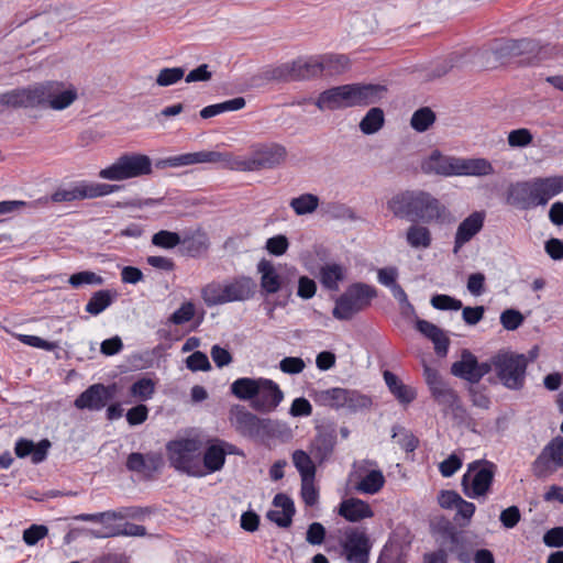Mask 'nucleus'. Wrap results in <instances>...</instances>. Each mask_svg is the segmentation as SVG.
<instances>
[{
    "label": "nucleus",
    "instance_id": "412c9836",
    "mask_svg": "<svg viewBox=\"0 0 563 563\" xmlns=\"http://www.w3.org/2000/svg\"><path fill=\"white\" fill-rule=\"evenodd\" d=\"M163 465V459L159 454H142L133 452L129 454L125 466L129 471L141 474L145 478H152Z\"/></svg>",
    "mask_w": 563,
    "mask_h": 563
},
{
    "label": "nucleus",
    "instance_id": "b1692460",
    "mask_svg": "<svg viewBox=\"0 0 563 563\" xmlns=\"http://www.w3.org/2000/svg\"><path fill=\"white\" fill-rule=\"evenodd\" d=\"M52 443L48 439H43L38 443L32 440L20 438L15 442L14 453L19 459L31 457L32 463L40 464L46 460Z\"/></svg>",
    "mask_w": 563,
    "mask_h": 563
},
{
    "label": "nucleus",
    "instance_id": "f8f14e48",
    "mask_svg": "<svg viewBox=\"0 0 563 563\" xmlns=\"http://www.w3.org/2000/svg\"><path fill=\"white\" fill-rule=\"evenodd\" d=\"M495 467V464L488 461L470 463L461 481L463 493L468 498L485 496L493 484Z\"/></svg>",
    "mask_w": 563,
    "mask_h": 563
},
{
    "label": "nucleus",
    "instance_id": "2eb2a0df",
    "mask_svg": "<svg viewBox=\"0 0 563 563\" xmlns=\"http://www.w3.org/2000/svg\"><path fill=\"white\" fill-rule=\"evenodd\" d=\"M563 467V437H555L541 451L532 463L533 475L547 477Z\"/></svg>",
    "mask_w": 563,
    "mask_h": 563
},
{
    "label": "nucleus",
    "instance_id": "5701e85b",
    "mask_svg": "<svg viewBox=\"0 0 563 563\" xmlns=\"http://www.w3.org/2000/svg\"><path fill=\"white\" fill-rule=\"evenodd\" d=\"M235 446L224 441H217L209 445L203 454L202 470L206 474L220 471L225 462V455L234 453Z\"/></svg>",
    "mask_w": 563,
    "mask_h": 563
},
{
    "label": "nucleus",
    "instance_id": "864d4df0",
    "mask_svg": "<svg viewBox=\"0 0 563 563\" xmlns=\"http://www.w3.org/2000/svg\"><path fill=\"white\" fill-rule=\"evenodd\" d=\"M185 76L183 67L163 68L156 77V85L159 87H168L178 82Z\"/></svg>",
    "mask_w": 563,
    "mask_h": 563
},
{
    "label": "nucleus",
    "instance_id": "4d7b16f0",
    "mask_svg": "<svg viewBox=\"0 0 563 563\" xmlns=\"http://www.w3.org/2000/svg\"><path fill=\"white\" fill-rule=\"evenodd\" d=\"M300 495H301L303 503L307 506L312 507L318 504L319 490L314 485V478L301 479Z\"/></svg>",
    "mask_w": 563,
    "mask_h": 563
},
{
    "label": "nucleus",
    "instance_id": "6ab92c4d",
    "mask_svg": "<svg viewBox=\"0 0 563 563\" xmlns=\"http://www.w3.org/2000/svg\"><path fill=\"white\" fill-rule=\"evenodd\" d=\"M113 394L114 386L93 384L77 397L75 406L78 409L100 410L113 398Z\"/></svg>",
    "mask_w": 563,
    "mask_h": 563
},
{
    "label": "nucleus",
    "instance_id": "f704fd0d",
    "mask_svg": "<svg viewBox=\"0 0 563 563\" xmlns=\"http://www.w3.org/2000/svg\"><path fill=\"white\" fill-rule=\"evenodd\" d=\"M406 242L412 249H429L432 244V234L429 228L415 222L406 231Z\"/></svg>",
    "mask_w": 563,
    "mask_h": 563
},
{
    "label": "nucleus",
    "instance_id": "4c0bfd02",
    "mask_svg": "<svg viewBox=\"0 0 563 563\" xmlns=\"http://www.w3.org/2000/svg\"><path fill=\"white\" fill-rule=\"evenodd\" d=\"M180 244L184 245L188 255L198 256L208 250L209 239L205 232L197 230L194 233L184 234Z\"/></svg>",
    "mask_w": 563,
    "mask_h": 563
},
{
    "label": "nucleus",
    "instance_id": "473e14b6",
    "mask_svg": "<svg viewBox=\"0 0 563 563\" xmlns=\"http://www.w3.org/2000/svg\"><path fill=\"white\" fill-rule=\"evenodd\" d=\"M346 277V269L336 263L325 264L320 268L319 279L321 285L329 290L338 291L339 284Z\"/></svg>",
    "mask_w": 563,
    "mask_h": 563
},
{
    "label": "nucleus",
    "instance_id": "de8ad7c7",
    "mask_svg": "<svg viewBox=\"0 0 563 563\" xmlns=\"http://www.w3.org/2000/svg\"><path fill=\"white\" fill-rule=\"evenodd\" d=\"M322 74L338 75L349 68V58L344 55H324L321 56Z\"/></svg>",
    "mask_w": 563,
    "mask_h": 563
},
{
    "label": "nucleus",
    "instance_id": "37998d69",
    "mask_svg": "<svg viewBox=\"0 0 563 563\" xmlns=\"http://www.w3.org/2000/svg\"><path fill=\"white\" fill-rule=\"evenodd\" d=\"M114 296L115 295L108 289L98 290L92 294L85 307V310L92 316H98L111 306Z\"/></svg>",
    "mask_w": 563,
    "mask_h": 563
},
{
    "label": "nucleus",
    "instance_id": "dca6fc26",
    "mask_svg": "<svg viewBox=\"0 0 563 563\" xmlns=\"http://www.w3.org/2000/svg\"><path fill=\"white\" fill-rule=\"evenodd\" d=\"M341 548L347 563H368L372 544L364 531L346 530Z\"/></svg>",
    "mask_w": 563,
    "mask_h": 563
},
{
    "label": "nucleus",
    "instance_id": "423d86ee",
    "mask_svg": "<svg viewBox=\"0 0 563 563\" xmlns=\"http://www.w3.org/2000/svg\"><path fill=\"white\" fill-rule=\"evenodd\" d=\"M286 157L287 150L282 144H258L253 147L251 155L246 158L236 157L232 154L231 169L239 172L274 169L280 166Z\"/></svg>",
    "mask_w": 563,
    "mask_h": 563
},
{
    "label": "nucleus",
    "instance_id": "8fccbe9b",
    "mask_svg": "<svg viewBox=\"0 0 563 563\" xmlns=\"http://www.w3.org/2000/svg\"><path fill=\"white\" fill-rule=\"evenodd\" d=\"M151 242L156 247L172 250L180 244L181 235L177 232L161 230L153 234Z\"/></svg>",
    "mask_w": 563,
    "mask_h": 563
},
{
    "label": "nucleus",
    "instance_id": "f03ea898",
    "mask_svg": "<svg viewBox=\"0 0 563 563\" xmlns=\"http://www.w3.org/2000/svg\"><path fill=\"white\" fill-rule=\"evenodd\" d=\"M561 192H563V176L537 177L510 184L506 202L519 210H530L545 206Z\"/></svg>",
    "mask_w": 563,
    "mask_h": 563
},
{
    "label": "nucleus",
    "instance_id": "f257e3e1",
    "mask_svg": "<svg viewBox=\"0 0 563 563\" xmlns=\"http://www.w3.org/2000/svg\"><path fill=\"white\" fill-rule=\"evenodd\" d=\"M387 209L398 219L412 222L441 223L448 208L433 195L421 189H408L395 194L387 201Z\"/></svg>",
    "mask_w": 563,
    "mask_h": 563
},
{
    "label": "nucleus",
    "instance_id": "4468645a",
    "mask_svg": "<svg viewBox=\"0 0 563 563\" xmlns=\"http://www.w3.org/2000/svg\"><path fill=\"white\" fill-rule=\"evenodd\" d=\"M322 75L321 56L299 57L291 63L280 65L274 77L283 80H306Z\"/></svg>",
    "mask_w": 563,
    "mask_h": 563
},
{
    "label": "nucleus",
    "instance_id": "c03bdc74",
    "mask_svg": "<svg viewBox=\"0 0 563 563\" xmlns=\"http://www.w3.org/2000/svg\"><path fill=\"white\" fill-rule=\"evenodd\" d=\"M430 391L434 400L444 408L453 409L457 406L459 396L456 391L449 386L448 383L443 382L437 387L430 389Z\"/></svg>",
    "mask_w": 563,
    "mask_h": 563
},
{
    "label": "nucleus",
    "instance_id": "9d476101",
    "mask_svg": "<svg viewBox=\"0 0 563 563\" xmlns=\"http://www.w3.org/2000/svg\"><path fill=\"white\" fill-rule=\"evenodd\" d=\"M312 398L319 406L333 409H347L353 412L366 409L372 405L369 397L356 390L340 387L313 390Z\"/></svg>",
    "mask_w": 563,
    "mask_h": 563
},
{
    "label": "nucleus",
    "instance_id": "e433bc0d",
    "mask_svg": "<svg viewBox=\"0 0 563 563\" xmlns=\"http://www.w3.org/2000/svg\"><path fill=\"white\" fill-rule=\"evenodd\" d=\"M77 199H91L97 197H103L114 192L119 187L109 184L99 183H79L75 186Z\"/></svg>",
    "mask_w": 563,
    "mask_h": 563
},
{
    "label": "nucleus",
    "instance_id": "bb28decb",
    "mask_svg": "<svg viewBox=\"0 0 563 563\" xmlns=\"http://www.w3.org/2000/svg\"><path fill=\"white\" fill-rule=\"evenodd\" d=\"M338 514L350 522H358L374 516L368 503L355 497L342 500Z\"/></svg>",
    "mask_w": 563,
    "mask_h": 563
},
{
    "label": "nucleus",
    "instance_id": "aec40b11",
    "mask_svg": "<svg viewBox=\"0 0 563 563\" xmlns=\"http://www.w3.org/2000/svg\"><path fill=\"white\" fill-rule=\"evenodd\" d=\"M485 219V211H474L459 224L454 235V254H457L466 243L482 231Z\"/></svg>",
    "mask_w": 563,
    "mask_h": 563
},
{
    "label": "nucleus",
    "instance_id": "4be33fe9",
    "mask_svg": "<svg viewBox=\"0 0 563 563\" xmlns=\"http://www.w3.org/2000/svg\"><path fill=\"white\" fill-rule=\"evenodd\" d=\"M457 157L442 155L439 151H434L421 164V169L426 174H435L440 176L457 175Z\"/></svg>",
    "mask_w": 563,
    "mask_h": 563
},
{
    "label": "nucleus",
    "instance_id": "c85d7f7f",
    "mask_svg": "<svg viewBox=\"0 0 563 563\" xmlns=\"http://www.w3.org/2000/svg\"><path fill=\"white\" fill-rule=\"evenodd\" d=\"M457 175L456 176H489L495 174L492 163L483 157L461 158L457 157Z\"/></svg>",
    "mask_w": 563,
    "mask_h": 563
},
{
    "label": "nucleus",
    "instance_id": "2f4dec72",
    "mask_svg": "<svg viewBox=\"0 0 563 563\" xmlns=\"http://www.w3.org/2000/svg\"><path fill=\"white\" fill-rule=\"evenodd\" d=\"M89 534L93 538H111L118 536L128 537H143L146 534L144 526L125 522L122 527L120 526H106L104 531L89 530Z\"/></svg>",
    "mask_w": 563,
    "mask_h": 563
},
{
    "label": "nucleus",
    "instance_id": "3c124183",
    "mask_svg": "<svg viewBox=\"0 0 563 563\" xmlns=\"http://www.w3.org/2000/svg\"><path fill=\"white\" fill-rule=\"evenodd\" d=\"M435 121V114L430 108H421L413 112L410 124L418 132L427 131Z\"/></svg>",
    "mask_w": 563,
    "mask_h": 563
},
{
    "label": "nucleus",
    "instance_id": "72a5a7b5",
    "mask_svg": "<svg viewBox=\"0 0 563 563\" xmlns=\"http://www.w3.org/2000/svg\"><path fill=\"white\" fill-rule=\"evenodd\" d=\"M140 515L136 508H122L120 510H109L97 514H80L74 517L77 521L104 522L108 520H122L125 518H135Z\"/></svg>",
    "mask_w": 563,
    "mask_h": 563
},
{
    "label": "nucleus",
    "instance_id": "39448f33",
    "mask_svg": "<svg viewBox=\"0 0 563 563\" xmlns=\"http://www.w3.org/2000/svg\"><path fill=\"white\" fill-rule=\"evenodd\" d=\"M170 465L190 476L206 475L201 465V442L197 439H179L166 445Z\"/></svg>",
    "mask_w": 563,
    "mask_h": 563
},
{
    "label": "nucleus",
    "instance_id": "49530a36",
    "mask_svg": "<svg viewBox=\"0 0 563 563\" xmlns=\"http://www.w3.org/2000/svg\"><path fill=\"white\" fill-rule=\"evenodd\" d=\"M292 462L295 467L298 470L301 479L314 478L316 466L311 457L302 450H296L292 453Z\"/></svg>",
    "mask_w": 563,
    "mask_h": 563
},
{
    "label": "nucleus",
    "instance_id": "6e6552de",
    "mask_svg": "<svg viewBox=\"0 0 563 563\" xmlns=\"http://www.w3.org/2000/svg\"><path fill=\"white\" fill-rule=\"evenodd\" d=\"M376 297L377 290L374 286L361 282L353 283L335 299L332 316L341 321L351 320L356 313L365 310Z\"/></svg>",
    "mask_w": 563,
    "mask_h": 563
},
{
    "label": "nucleus",
    "instance_id": "a19ab883",
    "mask_svg": "<svg viewBox=\"0 0 563 563\" xmlns=\"http://www.w3.org/2000/svg\"><path fill=\"white\" fill-rule=\"evenodd\" d=\"M192 165L195 164H219L231 169L232 153L218 151H200L190 153Z\"/></svg>",
    "mask_w": 563,
    "mask_h": 563
},
{
    "label": "nucleus",
    "instance_id": "052dcab7",
    "mask_svg": "<svg viewBox=\"0 0 563 563\" xmlns=\"http://www.w3.org/2000/svg\"><path fill=\"white\" fill-rule=\"evenodd\" d=\"M431 305L438 310H460L462 301L449 295H435L431 298Z\"/></svg>",
    "mask_w": 563,
    "mask_h": 563
},
{
    "label": "nucleus",
    "instance_id": "9b49d317",
    "mask_svg": "<svg viewBox=\"0 0 563 563\" xmlns=\"http://www.w3.org/2000/svg\"><path fill=\"white\" fill-rule=\"evenodd\" d=\"M37 108H49L53 110H64L73 104L78 98L77 89L63 81H45L35 84Z\"/></svg>",
    "mask_w": 563,
    "mask_h": 563
},
{
    "label": "nucleus",
    "instance_id": "680f3d73",
    "mask_svg": "<svg viewBox=\"0 0 563 563\" xmlns=\"http://www.w3.org/2000/svg\"><path fill=\"white\" fill-rule=\"evenodd\" d=\"M533 140L531 132L528 129L512 130L508 134V144L511 147H525Z\"/></svg>",
    "mask_w": 563,
    "mask_h": 563
},
{
    "label": "nucleus",
    "instance_id": "a878e982",
    "mask_svg": "<svg viewBox=\"0 0 563 563\" xmlns=\"http://www.w3.org/2000/svg\"><path fill=\"white\" fill-rule=\"evenodd\" d=\"M35 85L18 88L0 95V104L12 108H37Z\"/></svg>",
    "mask_w": 563,
    "mask_h": 563
},
{
    "label": "nucleus",
    "instance_id": "ddd939ff",
    "mask_svg": "<svg viewBox=\"0 0 563 563\" xmlns=\"http://www.w3.org/2000/svg\"><path fill=\"white\" fill-rule=\"evenodd\" d=\"M231 426L241 435L246 438H263L271 431V420L258 418L244 406L234 405L229 411Z\"/></svg>",
    "mask_w": 563,
    "mask_h": 563
},
{
    "label": "nucleus",
    "instance_id": "f3484780",
    "mask_svg": "<svg viewBox=\"0 0 563 563\" xmlns=\"http://www.w3.org/2000/svg\"><path fill=\"white\" fill-rule=\"evenodd\" d=\"M372 460H364L360 464H354V474L358 477V482L354 488L361 494H377L385 485V476L378 468L366 470V466H375Z\"/></svg>",
    "mask_w": 563,
    "mask_h": 563
},
{
    "label": "nucleus",
    "instance_id": "393cba45",
    "mask_svg": "<svg viewBox=\"0 0 563 563\" xmlns=\"http://www.w3.org/2000/svg\"><path fill=\"white\" fill-rule=\"evenodd\" d=\"M224 287L228 302L250 300L256 291V283L249 276H239L225 282Z\"/></svg>",
    "mask_w": 563,
    "mask_h": 563
},
{
    "label": "nucleus",
    "instance_id": "0e129e2a",
    "mask_svg": "<svg viewBox=\"0 0 563 563\" xmlns=\"http://www.w3.org/2000/svg\"><path fill=\"white\" fill-rule=\"evenodd\" d=\"M325 528L320 522L309 525L306 532V541L311 545H320L325 539Z\"/></svg>",
    "mask_w": 563,
    "mask_h": 563
},
{
    "label": "nucleus",
    "instance_id": "e2e57ef3",
    "mask_svg": "<svg viewBox=\"0 0 563 563\" xmlns=\"http://www.w3.org/2000/svg\"><path fill=\"white\" fill-rule=\"evenodd\" d=\"M186 365L192 372L209 371L211 368L208 356L200 351L190 354L186 360Z\"/></svg>",
    "mask_w": 563,
    "mask_h": 563
},
{
    "label": "nucleus",
    "instance_id": "20e7f679",
    "mask_svg": "<svg viewBox=\"0 0 563 563\" xmlns=\"http://www.w3.org/2000/svg\"><path fill=\"white\" fill-rule=\"evenodd\" d=\"M494 52L499 58L518 57L522 65L537 66L552 57L553 47L534 38H510L499 42Z\"/></svg>",
    "mask_w": 563,
    "mask_h": 563
},
{
    "label": "nucleus",
    "instance_id": "cd10ccee",
    "mask_svg": "<svg viewBox=\"0 0 563 563\" xmlns=\"http://www.w3.org/2000/svg\"><path fill=\"white\" fill-rule=\"evenodd\" d=\"M417 330L434 344V351L439 356L448 354L450 340L438 325L422 319L416 321Z\"/></svg>",
    "mask_w": 563,
    "mask_h": 563
},
{
    "label": "nucleus",
    "instance_id": "774afa93",
    "mask_svg": "<svg viewBox=\"0 0 563 563\" xmlns=\"http://www.w3.org/2000/svg\"><path fill=\"white\" fill-rule=\"evenodd\" d=\"M521 515L517 506H510L504 509L500 514V522L507 529H512L520 521Z\"/></svg>",
    "mask_w": 563,
    "mask_h": 563
},
{
    "label": "nucleus",
    "instance_id": "1a4fd4ad",
    "mask_svg": "<svg viewBox=\"0 0 563 563\" xmlns=\"http://www.w3.org/2000/svg\"><path fill=\"white\" fill-rule=\"evenodd\" d=\"M152 159L140 153H126L115 162L99 172V177L108 180H125L150 175L152 173Z\"/></svg>",
    "mask_w": 563,
    "mask_h": 563
},
{
    "label": "nucleus",
    "instance_id": "c9c22d12",
    "mask_svg": "<svg viewBox=\"0 0 563 563\" xmlns=\"http://www.w3.org/2000/svg\"><path fill=\"white\" fill-rule=\"evenodd\" d=\"M384 380L390 393L399 400V402L409 404L416 398V391L404 385L394 373L385 371Z\"/></svg>",
    "mask_w": 563,
    "mask_h": 563
},
{
    "label": "nucleus",
    "instance_id": "6e6d98bb",
    "mask_svg": "<svg viewBox=\"0 0 563 563\" xmlns=\"http://www.w3.org/2000/svg\"><path fill=\"white\" fill-rule=\"evenodd\" d=\"M195 305L191 301H186L170 314L168 322L176 325L184 324L195 317Z\"/></svg>",
    "mask_w": 563,
    "mask_h": 563
},
{
    "label": "nucleus",
    "instance_id": "338daca9",
    "mask_svg": "<svg viewBox=\"0 0 563 563\" xmlns=\"http://www.w3.org/2000/svg\"><path fill=\"white\" fill-rule=\"evenodd\" d=\"M462 464L461 457L453 453L439 464V471L443 477H451L462 467Z\"/></svg>",
    "mask_w": 563,
    "mask_h": 563
},
{
    "label": "nucleus",
    "instance_id": "58836bf2",
    "mask_svg": "<svg viewBox=\"0 0 563 563\" xmlns=\"http://www.w3.org/2000/svg\"><path fill=\"white\" fill-rule=\"evenodd\" d=\"M320 199L317 195L305 192L298 197H294L289 201V207L296 216L302 217L312 214L319 207Z\"/></svg>",
    "mask_w": 563,
    "mask_h": 563
},
{
    "label": "nucleus",
    "instance_id": "5fc2aeb1",
    "mask_svg": "<svg viewBox=\"0 0 563 563\" xmlns=\"http://www.w3.org/2000/svg\"><path fill=\"white\" fill-rule=\"evenodd\" d=\"M73 288H79L84 285H102L103 278L90 271H82L70 275L68 279Z\"/></svg>",
    "mask_w": 563,
    "mask_h": 563
},
{
    "label": "nucleus",
    "instance_id": "ea45409f",
    "mask_svg": "<svg viewBox=\"0 0 563 563\" xmlns=\"http://www.w3.org/2000/svg\"><path fill=\"white\" fill-rule=\"evenodd\" d=\"M258 383L260 378L241 377L231 384L230 389L236 398L253 401L258 393Z\"/></svg>",
    "mask_w": 563,
    "mask_h": 563
},
{
    "label": "nucleus",
    "instance_id": "09e8293b",
    "mask_svg": "<svg viewBox=\"0 0 563 563\" xmlns=\"http://www.w3.org/2000/svg\"><path fill=\"white\" fill-rule=\"evenodd\" d=\"M391 438L406 452H413L419 444L418 438L413 433L401 426L393 427Z\"/></svg>",
    "mask_w": 563,
    "mask_h": 563
},
{
    "label": "nucleus",
    "instance_id": "13d9d810",
    "mask_svg": "<svg viewBox=\"0 0 563 563\" xmlns=\"http://www.w3.org/2000/svg\"><path fill=\"white\" fill-rule=\"evenodd\" d=\"M523 321L522 313L516 309H506L500 314V323L508 331L517 330Z\"/></svg>",
    "mask_w": 563,
    "mask_h": 563
},
{
    "label": "nucleus",
    "instance_id": "0eeeda50",
    "mask_svg": "<svg viewBox=\"0 0 563 563\" xmlns=\"http://www.w3.org/2000/svg\"><path fill=\"white\" fill-rule=\"evenodd\" d=\"M529 360L525 354L499 351L493 356V365L500 383L510 390H521L526 385Z\"/></svg>",
    "mask_w": 563,
    "mask_h": 563
},
{
    "label": "nucleus",
    "instance_id": "7c9ffc66",
    "mask_svg": "<svg viewBox=\"0 0 563 563\" xmlns=\"http://www.w3.org/2000/svg\"><path fill=\"white\" fill-rule=\"evenodd\" d=\"M477 358L468 350H463L461 360L451 366V373L471 384H477Z\"/></svg>",
    "mask_w": 563,
    "mask_h": 563
},
{
    "label": "nucleus",
    "instance_id": "79ce46f5",
    "mask_svg": "<svg viewBox=\"0 0 563 563\" xmlns=\"http://www.w3.org/2000/svg\"><path fill=\"white\" fill-rule=\"evenodd\" d=\"M384 123L385 114L383 109L374 107L366 112L358 126L363 134L371 135L378 132L384 126Z\"/></svg>",
    "mask_w": 563,
    "mask_h": 563
},
{
    "label": "nucleus",
    "instance_id": "c756f323",
    "mask_svg": "<svg viewBox=\"0 0 563 563\" xmlns=\"http://www.w3.org/2000/svg\"><path fill=\"white\" fill-rule=\"evenodd\" d=\"M257 272L261 274V289L265 295L276 294L282 288V278L274 264L265 258L257 264Z\"/></svg>",
    "mask_w": 563,
    "mask_h": 563
},
{
    "label": "nucleus",
    "instance_id": "a211bd4d",
    "mask_svg": "<svg viewBox=\"0 0 563 563\" xmlns=\"http://www.w3.org/2000/svg\"><path fill=\"white\" fill-rule=\"evenodd\" d=\"M257 390L255 399L251 402L252 407L257 411L271 412L284 399V394L279 386L272 379L261 377Z\"/></svg>",
    "mask_w": 563,
    "mask_h": 563
},
{
    "label": "nucleus",
    "instance_id": "bf43d9fd",
    "mask_svg": "<svg viewBox=\"0 0 563 563\" xmlns=\"http://www.w3.org/2000/svg\"><path fill=\"white\" fill-rule=\"evenodd\" d=\"M289 247V241L286 235L278 234L267 239L265 249L275 256L284 255Z\"/></svg>",
    "mask_w": 563,
    "mask_h": 563
},
{
    "label": "nucleus",
    "instance_id": "603ef678",
    "mask_svg": "<svg viewBox=\"0 0 563 563\" xmlns=\"http://www.w3.org/2000/svg\"><path fill=\"white\" fill-rule=\"evenodd\" d=\"M155 391V383L151 378L143 377L130 387L132 397L140 400H148L153 397Z\"/></svg>",
    "mask_w": 563,
    "mask_h": 563
},
{
    "label": "nucleus",
    "instance_id": "69168bd1",
    "mask_svg": "<svg viewBox=\"0 0 563 563\" xmlns=\"http://www.w3.org/2000/svg\"><path fill=\"white\" fill-rule=\"evenodd\" d=\"M48 532L46 526L43 525H32L30 528L25 529L23 532V540L27 545L36 544L41 539H43Z\"/></svg>",
    "mask_w": 563,
    "mask_h": 563
},
{
    "label": "nucleus",
    "instance_id": "7ed1b4c3",
    "mask_svg": "<svg viewBox=\"0 0 563 563\" xmlns=\"http://www.w3.org/2000/svg\"><path fill=\"white\" fill-rule=\"evenodd\" d=\"M386 92L387 89L383 85L349 84L324 90L314 103L321 111L365 107L382 100Z\"/></svg>",
    "mask_w": 563,
    "mask_h": 563
},
{
    "label": "nucleus",
    "instance_id": "a18cd8bd",
    "mask_svg": "<svg viewBox=\"0 0 563 563\" xmlns=\"http://www.w3.org/2000/svg\"><path fill=\"white\" fill-rule=\"evenodd\" d=\"M201 297L208 307L228 303L224 283H210L201 290Z\"/></svg>",
    "mask_w": 563,
    "mask_h": 563
}]
</instances>
